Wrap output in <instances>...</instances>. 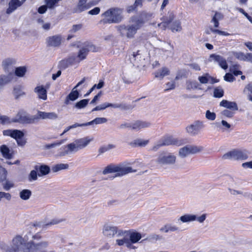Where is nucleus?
Returning a JSON list of instances; mask_svg holds the SVG:
<instances>
[{
    "instance_id": "nucleus-57",
    "label": "nucleus",
    "mask_w": 252,
    "mask_h": 252,
    "mask_svg": "<svg viewBox=\"0 0 252 252\" xmlns=\"http://www.w3.org/2000/svg\"><path fill=\"white\" fill-rule=\"evenodd\" d=\"M220 115L221 116L224 117L232 118L234 115V113L232 111L225 109L221 112Z\"/></svg>"
},
{
    "instance_id": "nucleus-46",
    "label": "nucleus",
    "mask_w": 252,
    "mask_h": 252,
    "mask_svg": "<svg viewBox=\"0 0 252 252\" xmlns=\"http://www.w3.org/2000/svg\"><path fill=\"white\" fill-rule=\"evenodd\" d=\"M62 0H45V3L47 5L48 8L53 9L59 5L58 3Z\"/></svg>"
},
{
    "instance_id": "nucleus-50",
    "label": "nucleus",
    "mask_w": 252,
    "mask_h": 252,
    "mask_svg": "<svg viewBox=\"0 0 252 252\" xmlns=\"http://www.w3.org/2000/svg\"><path fill=\"white\" fill-rule=\"evenodd\" d=\"M0 248L2 250L5 251V252H19V251L17 249L13 248L12 246H11V247H8L4 244H1L0 245Z\"/></svg>"
},
{
    "instance_id": "nucleus-25",
    "label": "nucleus",
    "mask_w": 252,
    "mask_h": 252,
    "mask_svg": "<svg viewBox=\"0 0 252 252\" xmlns=\"http://www.w3.org/2000/svg\"><path fill=\"white\" fill-rule=\"evenodd\" d=\"M14 74L12 72L7 75H0V90L6 84L10 82L14 78Z\"/></svg>"
},
{
    "instance_id": "nucleus-63",
    "label": "nucleus",
    "mask_w": 252,
    "mask_h": 252,
    "mask_svg": "<svg viewBox=\"0 0 252 252\" xmlns=\"http://www.w3.org/2000/svg\"><path fill=\"white\" fill-rule=\"evenodd\" d=\"M13 187V183L9 181H6L5 183L3 185V188L6 190H9L11 188Z\"/></svg>"
},
{
    "instance_id": "nucleus-55",
    "label": "nucleus",
    "mask_w": 252,
    "mask_h": 252,
    "mask_svg": "<svg viewBox=\"0 0 252 252\" xmlns=\"http://www.w3.org/2000/svg\"><path fill=\"white\" fill-rule=\"evenodd\" d=\"M233 55L237 59L245 61L246 54L241 52H233Z\"/></svg>"
},
{
    "instance_id": "nucleus-6",
    "label": "nucleus",
    "mask_w": 252,
    "mask_h": 252,
    "mask_svg": "<svg viewBox=\"0 0 252 252\" xmlns=\"http://www.w3.org/2000/svg\"><path fill=\"white\" fill-rule=\"evenodd\" d=\"M116 243L119 246L125 245L129 249H134V247L130 242L128 232L127 231L119 230V233L116 235Z\"/></svg>"
},
{
    "instance_id": "nucleus-1",
    "label": "nucleus",
    "mask_w": 252,
    "mask_h": 252,
    "mask_svg": "<svg viewBox=\"0 0 252 252\" xmlns=\"http://www.w3.org/2000/svg\"><path fill=\"white\" fill-rule=\"evenodd\" d=\"M94 141V138L92 136H87L77 139L73 142L68 144L60 148L57 156L62 157L76 153L79 150L86 147Z\"/></svg>"
},
{
    "instance_id": "nucleus-16",
    "label": "nucleus",
    "mask_w": 252,
    "mask_h": 252,
    "mask_svg": "<svg viewBox=\"0 0 252 252\" xmlns=\"http://www.w3.org/2000/svg\"><path fill=\"white\" fill-rule=\"evenodd\" d=\"M130 62L133 65L139 67L145 65V59L139 51L133 53L129 58Z\"/></svg>"
},
{
    "instance_id": "nucleus-39",
    "label": "nucleus",
    "mask_w": 252,
    "mask_h": 252,
    "mask_svg": "<svg viewBox=\"0 0 252 252\" xmlns=\"http://www.w3.org/2000/svg\"><path fill=\"white\" fill-rule=\"evenodd\" d=\"M210 79L211 80L212 83H214L218 82L217 80L211 77L208 74H206L203 76H199L198 77L199 81L202 84L207 83Z\"/></svg>"
},
{
    "instance_id": "nucleus-10",
    "label": "nucleus",
    "mask_w": 252,
    "mask_h": 252,
    "mask_svg": "<svg viewBox=\"0 0 252 252\" xmlns=\"http://www.w3.org/2000/svg\"><path fill=\"white\" fill-rule=\"evenodd\" d=\"M203 147L195 145H187L179 149V155L182 158H185L190 154H195L203 150Z\"/></svg>"
},
{
    "instance_id": "nucleus-42",
    "label": "nucleus",
    "mask_w": 252,
    "mask_h": 252,
    "mask_svg": "<svg viewBox=\"0 0 252 252\" xmlns=\"http://www.w3.org/2000/svg\"><path fill=\"white\" fill-rule=\"evenodd\" d=\"M66 141L65 139H62L60 141L55 142L53 143L46 144L44 146V148L46 150H49L52 148H54L56 147L59 146Z\"/></svg>"
},
{
    "instance_id": "nucleus-13",
    "label": "nucleus",
    "mask_w": 252,
    "mask_h": 252,
    "mask_svg": "<svg viewBox=\"0 0 252 252\" xmlns=\"http://www.w3.org/2000/svg\"><path fill=\"white\" fill-rule=\"evenodd\" d=\"M176 160V157L171 154H161L157 158V162L160 164L173 165Z\"/></svg>"
},
{
    "instance_id": "nucleus-62",
    "label": "nucleus",
    "mask_w": 252,
    "mask_h": 252,
    "mask_svg": "<svg viewBox=\"0 0 252 252\" xmlns=\"http://www.w3.org/2000/svg\"><path fill=\"white\" fill-rule=\"evenodd\" d=\"M198 84L196 82H189L187 84V89L189 90L195 89L198 88Z\"/></svg>"
},
{
    "instance_id": "nucleus-2",
    "label": "nucleus",
    "mask_w": 252,
    "mask_h": 252,
    "mask_svg": "<svg viewBox=\"0 0 252 252\" xmlns=\"http://www.w3.org/2000/svg\"><path fill=\"white\" fill-rule=\"evenodd\" d=\"M148 15L146 13H142L138 17H132L131 19L132 23L131 25L127 26H120L118 30L122 36H126L127 38H132L136 33L141 25L148 20Z\"/></svg>"
},
{
    "instance_id": "nucleus-12",
    "label": "nucleus",
    "mask_w": 252,
    "mask_h": 252,
    "mask_svg": "<svg viewBox=\"0 0 252 252\" xmlns=\"http://www.w3.org/2000/svg\"><path fill=\"white\" fill-rule=\"evenodd\" d=\"M205 126L203 121H196L193 124L187 126L186 131L191 136H195L200 133V130Z\"/></svg>"
},
{
    "instance_id": "nucleus-15",
    "label": "nucleus",
    "mask_w": 252,
    "mask_h": 252,
    "mask_svg": "<svg viewBox=\"0 0 252 252\" xmlns=\"http://www.w3.org/2000/svg\"><path fill=\"white\" fill-rule=\"evenodd\" d=\"M119 230L117 226L110 223H106L103 225L102 233L108 238H112L115 235H117L119 233Z\"/></svg>"
},
{
    "instance_id": "nucleus-29",
    "label": "nucleus",
    "mask_w": 252,
    "mask_h": 252,
    "mask_svg": "<svg viewBox=\"0 0 252 252\" xmlns=\"http://www.w3.org/2000/svg\"><path fill=\"white\" fill-rule=\"evenodd\" d=\"M86 0H79L76 7L74 9L76 13H80L90 8V5L89 3H86Z\"/></svg>"
},
{
    "instance_id": "nucleus-40",
    "label": "nucleus",
    "mask_w": 252,
    "mask_h": 252,
    "mask_svg": "<svg viewBox=\"0 0 252 252\" xmlns=\"http://www.w3.org/2000/svg\"><path fill=\"white\" fill-rule=\"evenodd\" d=\"M223 17L222 15L219 12H216L213 16L211 22L214 23V27L218 28L219 25V20Z\"/></svg>"
},
{
    "instance_id": "nucleus-5",
    "label": "nucleus",
    "mask_w": 252,
    "mask_h": 252,
    "mask_svg": "<svg viewBox=\"0 0 252 252\" xmlns=\"http://www.w3.org/2000/svg\"><path fill=\"white\" fill-rule=\"evenodd\" d=\"M248 158V154L245 151L237 149L230 151L224 154L222 156L223 159L234 160H246Z\"/></svg>"
},
{
    "instance_id": "nucleus-48",
    "label": "nucleus",
    "mask_w": 252,
    "mask_h": 252,
    "mask_svg": "<svg viewBox=\"0 0 252 252\" xmlns=\"http://www.w3.org/2000/svg\"><path fill=\"white\" fill-rule=\"evenodd\" d=\"M107 121V120L105 118H96L93 120V121L87 123V125L90 126L93 124H100L106 123Z\"/></svg>"
},
{
    "instance_id": "nucleus-23",
    "label": "nucleus",
    "mask_w": 252,
    "mask_h": 252,
    "mask_svg": "<svg viewBox=\"0 0 252 252\" xmlns=\"http://www.w3.org/2000/svg\"><path fill=\"white\" fill-rule=\"evenodd\" d=\"M25 244H26L25 239L20 235H16L12 240L11 246L19 251H22V248L24 247Z\"/></svg>"
},
{
    "instance_id": "nucleus-14",
    "label": "nucleus",
    "mask_w": 252,
    "mask_h": 252,
    "mask_svg": "<svg viewBox=\"0 0 252 252\" xmlns=\"http://www.w3.org/2000/svg\"><path fill=\"white\" fill-rule=\"evenodd\" d=\"M151 126V124L149 122L137 121L132 124H125L120 126L121 128L125 127H131L132 129L139 130L142 128L149 127Z\"/></svg>"
},
{
    "instance_id": "nucleus-7",
    "label": "nucleus",
    "mask_w": 252,
    "mask_h": 252,
    "mask_svg": "<svg viewBox=\"0 0 252 252\" xmlns=\"http://www.w3.org/2000/svg\"><path fill=\"white\" fill-rule=\"evenodd\" d=\"M12 122L22 124H32L36 122L34 115H30L26 112L20 111L12 119Z\"/></svg>"
},
{
    "instance_id": "nucleus-32",
    "label": "nucleus",
    "mask_w": 252,
    "mask_h": 252,
    "mask_svg": "<svg viewBox=\"0 0 252 252\" xmlns=\"http://www.w3.org/2000/svg\"><path fill=\"white\" fill-rule=\"evenodd\" d=\"M35 169L38 170L39 173L38 175L39 176H42L47 175L50 171L49 166L46 165H41L40 166H36Z\"/></svg>"
},
{
    "instance_id": "nucleus-59",
    "label": "nucleus",
    "mask_w": 252,
    "mask_h": 252,
    "mask_svg": "<svg viewBox=\"0 0 252 252\" xmlns=\"http://www.w3.org/2000/svg\"><path fill=\"white\" fill-rule=\"evenodd\" d=\"M82 28V24L73 25L70 30L69 32L71 33H74L80 31Z\"/></svg>"
},
{
    "instance_id": "nucleus-4",
    "label": "nucleus",
    "mask_w": 252,
    "mask_h": 252,
    "mask_svg": "<svg viewBox=\"0 0 252 252\" xmlns=\"http://www.w3.org/2000/svg\"><path fill=\"white\" fill-rule=\"evenodd\" d=\"M122 10L120 8H110L102 14V22L105 24L118 23L122 19Z\"/></svg>"
},
{
    "instance_id": "nucleus-51",
    "label": "nucleus",
    "mask_w": 252,
    "mask_h": 252,
    "mask_svg": "<svg viewBox=\"0 0 252 252\" xmlns=\"http://www.w3.org/2000/svg\"><path fill=\"white\" fill-rule=\"evenodd\" d=\"M172 32H180L182 30L181 22L179 21H175L170 28Z\"/></svg>"
},
{
    "instance_id": "nucleus-61",
    "label": "nucleus",
    "mask_w": 252,
    "mask_h": 252,
    "mask_svg": "<svg viewBox=\"0 0 252 252\" xmlns=\"http://www.w3.org/2000/svg\"><path fill=\"white\" fill-rule=\"evenodd\" d=\"M3 198L9 201L11 198V195L9 193H6L2 191L0 192V202L2 201Z\"/></svg>"
},
{
    "instance_id": "nucleus-60",
    "label": "nucleus",
    "mask_w": 252,
    "mask_h": 252,
    "mask_svg": "<svg viewBox=\"0 0 252 252\" xmlns=\"http://www.w3.org/2000/svg\"><path fill=\"white\" fill-rule=\"evenodd\" d=\"M7 171L5 168L0 166V182L5 180Z\"/></svg>"
},
{
    "instance_id": "nucleus-47",
    "label": "nucleus",
    "mask_w": 252,
    "mask_h": 252,
    "mask_svg": "<svg viewBox=\"0 0 252 252\" xmlns=\"http://www.w3.org/2000/svg\"><path fill=\"white\" fill-rule=\"evenodd\" d=\"M174 19V15L172 13H170L168 16V19L165 22H162L159 24H158V26L162 29V30H165L168 25Z\"/></svg>"
},
{
    "instance_id": "nucleus-18",
    "label": "nucleus",
    "mask_w": 252,
    "mask_h": 252,
    "mask_svg": "<svg viewBox=\"0 0 252 252\" xmlns=\"http://www.w3.org/2000/svg\"><path fill=\"white\" fill-rule=\"evenodd\" d=\"M16 59L12 58H8L5 59L2 61V66L5 72H8L9 73L12 72L13 73V66L16 64Z\"/></svg>"
},
{
    "instance_id": "nucleus-19",
    "label": "nucleus",
    "mask_w": 252,
    "mask_h": 252,
    "mask_svg": "<svg viewBox=\"0 0 252 252\" xmlns=\"http://www.w3.org/2000/svg\"><path fill=\"white\" fill-rule=\"evenodd\" d=\"M63 38L61 35H55L48 37L46 39L47 45L51 47H59L63 41Z\"/></svg>"
},
{
    "instance_id": "nucleus-24",
    "label": "nucleus",
    "mask_w": 252,
    "mask_h": 252,
    "mask_svg": "<svg viewBox=\"0 0 252 252\" xmlns=\"http://www.w3.org/2000/svg\"><path fill=\"white\" fill-rule=\"evenodd\" d=\"M21 6V3L20 2V0H10L6 10V14H10Z\"/></svg>"
},
{
    "instance_id": "nucleus-22",
    "label": "nucleus",
    "mask_w": 252,
    "mask_h": 252,
    "mask_svg": "<svg viewBox=\"0 0 252 252\" xmlns=\"http://www.w3.org/2000/svg\"><path fill=\"white\" fill-rule=\"evenodd\" d=\"M86 80V78L84 77L80 82H79L73 88L71 92L70 93V94H68V95L67 97V99L65 101L66 104H68V99H70V100L74 101L78 98L79 96V93L76 90V89L80 85H82L83 83H84V82Z\"/></svg>"
},
{
    "instance_id": "nucleus-37",
    "label": "nucleus",
    "mask_w": 252,
    "mask_h": 252,
    "mask_svg": "<svg viewBox=\"0 0 252 252\" xmlns=\"http://www.w3.org/2000/svg\"><path fill=\"white\" fill-rule=\"evenodd\" d=\"M69 168V165L66 163H59L53 165L52 170L53 172H57L62 170H66Z\"/></svg>"
},
{
    "instance_id": "nucleus-31",
    "label": "nucleus",
    "mask_w": 252,
    "mask_h": 252,
    "mask_svg": "<svg viewBox=\"0 0 252 252\" xmlns=\"http://www.w3.org/2000/svg\"><path fill=\"white\" fill-rule=\"evenodd\" d=\"M0 151L2 156L7 159H10L12 157V154L10 152L9 148L5 145H2L0 147Z\"/></svg>"
},
{
    "instance_id": "nucleus-26",
    "label": "nucleus",
    "mask_w": 252,
    "mask_h": 252,
    "mask_svg": "<svg viewBox=\"0 0 252 252\" xmlns=\"http://www.w3.org/2000/svg\"><path fill=\"white\" fill-rule=\"evenodd\" d=\"M220 105L231 110L236 111L238 109L237 104L235 102L229 101L225 99L220 102Z\"/></svg>"
},
{
    "instance_id": "nucleus-34",
    "label": "nucleus",
    "mask_w": 252,
    "mask_h": 252,
    "mask_svg": "<svg viewBox=\"0 0 252 252\" xmlns=\"http://www.w3.org/2000/svg\"><path fill=\"white\" fill-rule=\"evenodd\" d=\"M128 236L131 244L137 243L142 238L141 233L137 232H133L130 233L128 232Z\"/></svg>"
},
{
    "instance_id": "nucleus-9",
    "label": "nucleus",
    "mask_w": 252,
    "mask_h": 252,
    "mask_svg": "<svg viewBox=\"0 0 252 252\" xmlns=\"http://www.w3.org/2000/svg\"><path fill=\"white\" fill-rule=\"evenodd\" d=\"M184 144V140L183 139H179L174 138L171 136H167L164 137L159 142L158 145L155 146L154 150H157L158 147L162 146H168L170 145H174L177 146H181Z\"/></svg>"
},
{
    "instance_id": "nucleus-58",
    "label": "nucleus",
    "mask_w": 252,
    "mask_h": 252,
    "mask_svg": "<svg viewBox=\"0 0 252 252\" xmlns=\"http://www.w3.org/2000/svg\"><path fill=\"white\" fill-rule=\"evenodd\" d=\"M37 179V174L35 170H32L29 175L28 180L30 182L35 181Z\"/></svg>"
},
{
    "instance_id": "nucleus-64",
    "label": "nucleus",
    "mask_w": 252,
    "mask_h": 252,
    "mask_svg": "<svg viewBox=\"0 0 252 252\" xmlns=\"http://www.w3.org/2000/svg\"><path fill=\"white\" fill-rule=\"evenodd\" d=\"M224 79L226 81L231 82L235 80V78L232 74L227 73L224 76Z\"/></svg>"
},
{
    "instance_id": "nucleus-27",
    "label": "nucleus",
    "mask_w": 252,
    "mask_h": 252,
    "mask_svg": "<svg viewBox=\"0 0 252 252\" xmlns=\"http://www.w3.org/2000/svg\"><path fill=\"white\" fill-rule=\"evenodd\" d=\"M34 92L39 99L45 100L47 98V91L43 86H38L34 88Z\"/></svg>"
},
{
    "instance_id": "nucleus-41",
    "label": "nucleus",
    "mask_w": 252,
    "mask_h": 252,
    "mask_svg": "<svg viewBox=\"0 0 252 252\" xmlns=\"http://www.w3.org/2000/svg\"><path fill=\"white\" fill-rule=\"evenodd\" d=\"M149 143L148 140H144L142 139H137L135 140L130 144L133 146L144 147Z\"/></svg>"
},
{
    "instance_id": "nucleus-17",
    "label": "nucleus",
    "mask_w": 252,
    "mask_h": 252,
    "mask_svg": "<svg viewBox=\"0 0 252 252\" xmlns=\"http://www.w3.org/2000/svg\"><path fill=\"white\" fill-rule=\"evenodd\" d=\"M209 62L217 63L223 69H226L228 67V65L225 59L222 56L216 54H211L209 56Z\"/></svg>"
},
{
    "instance_id": "nucleus-56",
    "label": "nucleus",
    "mask_w": 252,
    "mask_h": 252,
    "mask_svg": "<svg viewBox=\"0 0 252 252\" xmlns=\"http://www.w3.org/2000/svg\"><path fill=\"white\" fill-rule=\"evenodd\" d=\"M223 95V91L220 88H216L214 91V96L216 97H221Z\"/></svg>"
},
{
    "instance_id": "nucleus-28",
    "label": "nucleus",
    "mask_w": 252,
    "mask_h": 252,
    "mask_svg": "<svg viewBox=\"0 0 252 252\" xmlns=\"http://www.w3.org/2000/svg\"><path fill=\"white\" fill-rule=\"evenodd\" d=\"M37 251V244H35L32 241L26 243L24 247L22 249L23 252H35Z\"/></svg>"
},
{
    "instance_id": "nucleus-45",
    "label": "nucleus",
    "mask_w": 252,
    "mask_h": 252,
    "mask_svg": "<svg viewBox=\"0 0 252 252\" xmlns=\"http://www.w3.org/2000/svg\"><path fill=\"white\" fill-rule=\"evenodd\" d=\"M115 147L116 146L115 145L109 144L101 147L98 150V152L100 154H101L114 149Z\"/></svg>"
},
{
    "instance_id": "nucleus-21",
    "label": "nucleus",
    "mask_w": 252,
    "mask_h": 252,
    "mask_svg": "<svg viewBox=\"0 0 252 252\" xmlns=\"http://www.w3.org/2000/svg\"><path fill=\"white\" fill-rule=\"evenodd\" d=\"M2 133L4 136H10L15 140L24 136V132L18 129H5L3 130Z\"/></svg>"
},
{
    "instance_id": "nucleus-44",
    "label": "nucleus",
    "mask_w": 252,
    "mask_h": 252,
    "mask_svg": "<svg viewBox=\"0 0 252 252\" xmlns=\"http://www.w3.org/2000/svg\"><path fill=\"white\" fill-rule=\"evenodd\" d=\"M228 188H236L240 186L239 180L237 178H231L228 182Z\"/></svg>"
},
{
    "instance_id": "nucleus-20",
    "label": "nucleus",
    "mask_w": 252,
    "mask_h": 252,
    "mask_svg": "<svg viewBox=\"0 0 252 252\" xmlns=\"http://www.w3.org/2000/svg\"><path fill=\"white\" fill-rule=\"evenodd\" d=\"M36 122L39 119L56 120L58 118V115L55 112H45L38 111L36 115Z\"/></svg>"
},
{
    "instance_id": "nucleus-3",
    "label": "nucleus",
    "mask_w": 252,
    "mask_h": 252,
    "mask_svg": "<svg viewBox=\"0 0 252 252\" xmlns=\"http://www.w3.org/2000/svg\"><path fill=\"white\" fill-rule=\"evenodd\" d=\"M129 164V163H122L118 165H110L104 168L102 173L103 174L115 173V177H122L129 173L135 172L136 170L133 169Z\"/></svg>"
},
{
    "instance_id": "nucleus-30",
    "label": "nucleus",
    "mask_w": 252,
    "mask_h": 252,
    "mask_svg": "<svg viewBox=\"0 0 252 252\" xmlns=\"http://www.w3.org/2000/svg\"><path fill=\"white\" fill-rule=\"evenodd\" d=\"M179 230V228L178 227L170 223L166 224L160 228V231L164 233L177 231Z\"/></svg>"
},
{
    "instance_id": "nucleus-49",
    "label": "nucleus",
    "mask_w": 252,
    "mask_h": 252,
    "mask_svg": "<svg viewBox=\"0 0 252 252\" xmlns=\"http://www.w3.org/2000/svg\"><path fill=\"white\" fill-rule=\"evenodd\" d=\"M13 94L17 98L24 94V93L22 91V88L20 86H16L14 88Z\"/></svg>"
},
{
    "instance_id": "nucleus-54",
    "label": "nucleus",
    "mask_w": 252,
    "mask_h": 252,
    "mask_svg": "<svg viewBox=\"0 0 252 252\" xmlns=\"http://www.w3.org/2000/svg\"><path fill=\"white\" fill-rule=\"evenodd\" d=\"M205 117L210 121H214L215 120L216 115L214 112H211L210 110H207L205 113Z\"/></svg>"
},
{
    "instance_id": "nucleus-38",
    "label": "nucleus",
    "mask_w": 252,
    "mask_h": 252,
    "mask_svg": "<svg viewBox=\"0 0 252 252\" xmlns=\"http://www.w3.org/2000/svg\"><path fill=\"white\" fill-rule=\"evenodd\" d=\"M228 190L230 194L232 195H241L244 197L249 196L250 194L248 192H243L241 190L236 189V188H228Z\"/></svg>"
},
{
    "instance_id": "nucleus-52",
    "label": "nucleus",
    "mask_w": 252,
    "mask_h": 252,
    "mask_svg": "<svg viewBox=\"0 0 252 252\" xmlns=\"http://www.w3.org/2000/svg\"><path fill=\"white\" fill-rule=\"evenodd\" d=\"M88 102L89 99H82L77 102L75 105V107L78 109L83 108L88 104Z\"/></svg>"
},
{
    "instance_id": "nucleus-35",
    "label": "nucleus",
    "mask_w": 252,
    "mask_h": 252,
    "mask_svg": "<svg viewBox=\"0 0 252 252\" xmlns=\"http://www.w3.org/2000/svg\"><path fill=\"white\" fill-rule=\"evenodd\" d=\"M32 191L28 189H24L19 192V196L22 200H28L32 196Z\"/></svg>"
},
{
    "instance_id": "nucleus-8",
    "label": "nucleus",
    "mask_w": 252,
    "mask_h": 252,
    "mask_svg": "<svg viewBox=\"0 0 252 252\" xmlns=\"http://www.w3.org/2000/svg\"><path fill=\"white\" fill-rule=\"evenodd\" d=\"M97 51L96 48L93 44L91 43H85L83 46L80 49L78 55L75 59V62L79 63L85 59L89 51L95 52Z\"/></svg>"
},
{
    "instance_id": "nucleus-33",
    "label": "nucleus",
    "mask_w": 252,
    "mask_h": 252,
    "mask_svg": "<svg viewBox=\"0 0 252 252\" xmlns=\"http://www.w3.org/2000/svg\"><path fill=\"white\" fill-rule=\"evenodd\" d=\"M64 220L59 218H53L51 220L44 222L42 224V227L44 228H47L48 226L56 225L63 221Z\"/></svg>"
},
{
    "instance_id": "nucleus-53",
    "label": "nucleus",
    "mask_w": 252,
    "mask_h": 252,
    "mask_svg": "<svg viewBox=\"0 0 252 252\" xmlns=\"http://www.w3.org/2000/svg\"><path fill=\"white\" fill-rule=\"evenodd\" d=\"M12 119H10L7 116L0 114V123L2 125L8 124L12 123Z\"/></svg>"
},
{
    "instance_id": "nucleus-43",
    "label": "nucleus",
    "mask_w": 252,
    "mask_h": 252,
    "mask_svg": "<svg viewBox=\"0 0 252 252\" xmlns=\"http://www.w3.org/2000/svg\"><path fill=\"white\" fill-rule=\"evenodd\" d=\"M27 71L25 66H20L16 67L15 69V74L18 77H22L24 76Z\"/></svg>"
},
{
    "instance_id": "nucleus-11",
    "label": "nucleus",
    "mask_w": 252,
    "mask_h": 252,
    "mask_svg": "<svg viewBox=\"0 0 252 252\" xmlns=\"http://www.w3.org/2000/svg\"><path fill=\"white\" fill-rule=\"evenodd\" d=\"M206 214H203L200 216L193 214H186L181 216L178 220L183 223H189L196 220L199 223H202L206 220Z\"/></svg>"
},
{
    "instance_id": "nucleus-36",
    "label": "nucleus",
    "mask_w": 252,
    "mask_h": 252,
    "mask_svg": "<svg viewBox=\"0 0 252 252\" xmlns=\"http://www.w3.org/2000/svg\"><path fill=\"white\" fill-rule=\"evenodd\" d=\"M169 70L166 67H163L161 69L158 70L155 73V77L158 78L160 79H162L164 76L169 75Z\"/></svg>"
}]
</instances>
